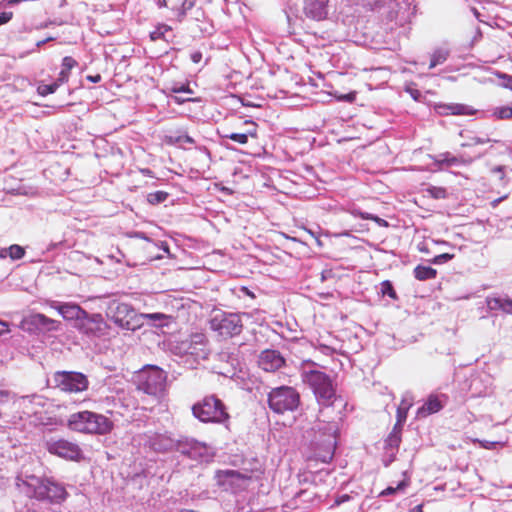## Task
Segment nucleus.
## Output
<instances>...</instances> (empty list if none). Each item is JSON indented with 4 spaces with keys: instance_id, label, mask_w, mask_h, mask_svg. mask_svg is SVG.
Segmentation results:
<instances>
[{
    "instance_id": "1a4fd4ad",
    "label": "nucleus",
    "mask_w": 512,
    "mask_h": 512,
    "mask_svg": "<svg viewBox=\"0 0 512 512\" xmlns=\"http://www.w3.org/2000/svg\"><path fill=\"white\" fill-rule=\"evenodd\" d=\"M53 381L56 388L69 393L85 391L89 385L87 376L75 371H57L53 375Z\"/></svg>"
},
{
    "instance_id": "864d4df0",
    "label": "nucleus",
    "mask_w": 512,
    "mask_h": 512,
    "mask_svg": "<svg viewBox=\"0 0 512 512\" xmlns=\"http://www.w3.org/2000/svg\"><path fill=\"white\" fill-rule=\"evenodd\" d=\"M86 79H87L88 81L92 82V83H98V82H100V81H101L102 77H101V75H100V74H96V75H94V76H92V75H88V76L86 77Z\"/></svg>"
},
{
    "instance_id": "37998d69",
    "label": "nucleus",
    "mask_w": 512,
    "mask_h": 512,
    "mask_svg": "<svg viewBox=\"0 0 512 512\" xmlns=\"http://www.w3.org/2000/svg\"><path fill=\"white\" fill-rule=\"evenodd\" d=\"M69 76H70V72L69 71H67L65 69H61V71H60V73L58 75V78L55 81L61 86L64 83L68 82Z\"/></svg>"
},
{
    "instance_id": "4468645a",
    "label": "nucleus",
    "mask_w": 512,
    "mask_h": 512,
    "mask_svg": "<svg viewBox=\"0 0 512 512\" xmlns=\"http://www.w3.org/2000/svg\"><path fill=\"white\" fill-rule=\"evenodd\" d=\"M243 126L245 127L239 132H231L226 130L222 135L223 138L230 139L233 142H236L241 145H245L248 143L249 138L257 139L258 138V125L252 120H245L243 122Z\"/></svg>"
},
{
    "instance_id": "20e7f679",
    "label": "nucleus",
    "mask_w": 512,
    "mask_h": 512,
    "mask_svg": "<svg viewBox=\"0 0 512 512\" xmlns=\"http://www.w3.org/2000/svg\"><path fill=\"white\" fill-rule=\"evenodd\" d=\"M194 417L204 423L223 424L230 419L226 405L215 395H207L192 406Z\"/></svg>"
},
{
    "instance_id": "f03ea898",
    "label": "nucleus",
    "mask_w": 512,
    "mask_h": 512,
    "mask_svg": "<svg viewBox=\"0 0 512 512\" xmlns=\"http://www.w3.org/2000/svg\"><path fill=\"white\" fill-rule=\"evenodd\" d=\"M68 427L77 432L105 435L113 430V422L102 414L80 411L70 415Z\"/></svg>"
},
{
    "instance_id": "79ce46f5",
    "label": "nucleus",
    "mask_w": 512,
    "mask_h": 512,
    "mask_svg": "<svg viewBox=\"0 0 512 512\" xmlns=\"http://www.w3.org/2000/svg\"><path fill=\"white\" fill-rule=\"evenodd\" d=\"M188 96L186 95H175L173 96V99L174 101L177 103V104H182L184 102H198L199 101V98H196V97H192L191 95L187 94Z\"/></svg>"
},
{
    "instance_id": "a18cd8bd",
    "label": "nucleus",
    "mask_w": 512,
    "mask_h": 512,
    "mask_svg": "<svg viewBox=\"0 0 512 512\" xmlns=\"http://www.w3.org/2000/svg\"><path fill=\"white\" fill-rule=\"evenodd\" d=\"M477 443L480 445V447L484 449H495L497 445H500L499 442L496 441H487V440H477Z\"/></svg>"
},
{
    "instance_id": "de8ad7c7",
    "label": "nucleus",
    "mask_w": 512,
    "mask_h": 512,
    "mask_svg": "<svg viewBox=\"0 0 512 512\" xmlns=\"http://www.w3.org/2000/svg\"><path fill=\"white\" fill-rule=\"evenodd\" d=\"M405 486V483L404 482H401L398 484L397 487H387L386 489H384L380 495L381 496H387V495H391V494H394L397 490L399 489H402L403 487Z\"/></svg>"
},
{
    "instance_id": "e433bc0d",
    "label": "nucleus",
    "mask_w": 512,
    "mask_h": 512,
    "mask_svg": "<svg viewBox=\"0 0 512 512\" xmlns=\"http://www.w3.org/2000/svg\"><path fill=\"white\" fill-rule=\"evenodd\" d=\"M170 92L174 93L176 95L181 94V93H185V94H189V95H193L194 94V91L190 88L189 83H186V84H174L170 88Z\"/></svg>"
},
{
    "instance_id": "603ef678",
    "label": "nucleus",
    "mask_w": 512,
    "mask_h": 512,
    "mask_svg": "<svg viewBox=\"0 0 512 512\" xmlns=\"http://www.w3.org/2000/svg\"><path fill=\"white\" fill-rule=\"evenodd\" d=\"M10 332L9 324L5 321H0V336Z\"/></svg>"
},
{
    "instance_id": "a211bd4d",
    "label": "nucleus",
    "mask_w": 512,
    "mask_h": 512,
    "mask_svg": "<svg viewBox=\"0 0 512 512\" xmlns=\"http://www.w3.org/2000/svg\"><path fill=\"white\" fill-rule=\"evenodd\" d=\"M434 110L441 116L448 115H473L475 110L471 107L460 103H437L434 105Z\"/></svg>"
},
{
    "instance_id": "412c9836",
    "label": "nucleus",
    "mask_w": 512,
    "mask_h": 512,
    "mask_svg": "<svg viewBox=\"0 0 512 512\" xmlns=\"http://www.w3.org/2000/svg\"><path fill=\"white\" fill-rule=\"evenodd\" d=\"M76 328L87 335L95 334L100 330V322L90 317L85 311V315H82L78 322H76Z\"/></svg>"
},
{
    "instance_id": "0eeeda50",
    "label": "nucleus",
    "mask_w": 512,
    "mask_h": 512,
    "mask_svg": "<svg viewBox=\"0 0 512 512\" xmlns=\"http://www.w3.org/2000/svg\"><path fill=\"white\" fill-rule=\"evenodd\" d=\"M107 315L116 325L123 329L134 331L142 325L140 314L127 303L112 301L108 306Z\"/></svg>"
},
{
    "instance_id": "a878e982",
    "label": "nucleus",
    "mask_w": 512,
    "mask_h": 512,
    "mask_svg": "<svg viewBox=\"0 0 512 512\" xmlns=\"http://www.w3.org/2000/svg\"><path fill=\"white\" fill-rule=\"evenodd\" d=\"M401 443V428L394 425L392 431L385 440L386 448L397 449Z\"/></svg>"
},
{
    "instance_id": "09e8293b",
    "label": "nucleus",
    "mask_w": 512,
    "mask_h": 512,
    "mask_svg": "<svg viewBox=\"0 0 512 512\" xmlns=\"http://www.w3.org/2000/svg\"><path fill=\"white\" fill-rule=\"evenodd\" d=\"M13 17L12 12H2L0 13V26L8 23Z\"/></svg>"
},
{
    "instance_id": "b1692460",
    "label": "nucleus",
    "mask_w": 512,
    "mask_h": 512,
    "mask_svg": "<svg viewBox=\"0 0 512 512\" xmlns=\"http://www.w3.org/2000/svg\"><path fill=\"white\" fill-rule=\"evenodd\" d=\"M414 277L419 281H425L435 279L437 276V270L424 265H418L413 270Z\"/></svg>"
},
{
    "instance_id": "c9c22d12",
    "label": "nucleus",
    "mask_w": 512,
    "mask_h": 512,
    "mask_svg": "<svg viewBox=\"0 0 512 512\" xmlns=\"http://www.w3.org/2000/svg\"><path fill=\"white\" fill-rule=\"evenodd\" d=\"M497 119H512V106H501L494 110Z\"/></svg>"
},
{
    "instance_id": "6ab92c4d",
    "label": "nucleus",
    "mask_w": 512,
    "mask_h": 512,
    "mask_svg": "<svg viewBox=\"0 0 512 512\" xmlns=\"http://www.w3.org/2000/svg\"><path fill=\"white\" fill-rule=\"evenodd\" d=\"M31 325L35 326L37 329L43 331H53L57 330L59 327V322L48 318L44 314L36 313L31 315L27 320Z\"/></svg>"
},
{
    "instance_id": "4be33fe9",
    "label": "nucleus",
    "mask_w": 512,
    "mask_h": 512,
    "mask_svg": "<svg viewBox=\"0 0 512 512\" xmlns=\"http://www.w3.org/2000/svg\"><path fill=\"white\" fill-rule=\"evenodd\" d=\"M443 408L442 401L437 395L431 394L422 407L418 409V415L426 417L439 412Z\"/></svg>"
},
{
    "instance_id": "e2e57ef3",
    "label": "nucleus",
    "mask_w": 512,
    "mask_h": 512,
    "mask_svg": "<svg viewBox=\"0 0 512 512\" xmlns=\"http://www.w3.org/2000/svg\"><path fill=\"white\" fill-rule=\"evenodd\" d=\"M499 201H500V199H496V200L494 201V204L498 203Z\"/></svg>"
},
{
    "instance_id": "dca6fc26",
    "label": "nucleus",
    "mask_w": 512,
    "mask_h": 512,
    "mask_svg": "<svg viewBox=\"0 0 512 512\" xmlns=\"http://www.w3.org/2000/svg\"><path fill=\"white\" fill-rule=\"evenodd\" d=\"M259 366L267 372H274L285 364V359L276 350H264L258 360Z\"/></svg>"
},
{
    "instance_id": "39448f33",
    "label": "nucleus",
    "mask_w": 512,
    "mask_h": 512,
    "mask_svg": "<svg viewBox=\"0 0 512 512\" xmlns=\"http://www.w3.org/2000/svg\"><path fill=\"white\" fill-rule=\"evenodd\" d=\"M167 374L157 366L144 367L137 375V388L159 401L166 391Z\"/></svg>"
},
{
    "instance_id": "423d86ee",
    "label": "nucleus",
    "mask_w": 512,
    "mask_h": 512,
    "mask_svg": "<svg viewBox=\"0 0 512 512\" xmlns=\"http://www.w3.org/2000/svg\"><path fill=\"white\" fill-rule=\"evenodd\" d=\"M300 404V394L295 388L290 386H281L274 388L268 394L269 408L278 414L287 411H294Z\"/></svg>"
},
{
    "instance_id": "393cba45",
    "label": "nucleus",
    "mask_w": 512,
    "mask_h": 512,
    "mask_svg": "<svg viewBox=\"0 0 512 512\" xmlns=\"http://www.w3.org/2000/svg\"><path fill=\"white\" fill-rule=\"evenodd\" d=\"M59 312L66 319H76V322L81 318L82 315H85V311L81 309L78 305H62L59 308Z\"/></svg>"
},
{
    "instance_id": "4c0bfd02",
    "label": "nucleus",
    "mask_w": 512,
    "mask_h": 512,
    "mask_svg": "<svg viewBox=\"0 0 512 512\" xmlns=\"http://www.w3.org/2000/svg\"><path fill=\"white\" fill-rule=\"evenodd\" d=\"M24 254V248L19 245L14 244L9 247V256L14 260L21 259L24 256Z\"/></svg>"
},
{
    "instance_id": "2f4dec72",
    "label": "nucleus",
    "mask_w": 512,
    "mask_h": 512,
    "mask_svg": "<svg viewBox=\"0 0 512 512\" xmlns=\"http://www.w3.org/2000/svg\"><path fill=\"white\" fill-rule=\"evenodd\" d=\"M169 194L165 191H155L147 195V201L152 205H157L164 202Z\"/></svg>"
},
{
    "instance_id": "f3484780",
    "label": "nucleus",
    "mask_w": 512,
    "mask_h": 512,
    "mask_svg": "<svg viewBox=\"0 0 512 512\" xmlns=\"http://www.w3.org/2000/svg\"><path fill=\"white\" fill-rule=\"evenodd\" d=\"M330 0H305L304 13L308 18L321 21L328 16V4Z\"/></svg>"
},
{
    "instance_id": "5fc2aeb1",
    "label": "nucleus",
    "mask_w": 512,
    "mask_h": 512,
    "mask_svg": "<svg viewBox=\"0 0 512 512\" xmlns=\"http://www.w3.org/2000/svg\"><path fill=\"white\" fill-rule=\"evenodd\" d=\"M489 141L490 140L488 138L483 139V138L475 137L472 139V144L473 145L485 144V143H488Z\"/></svg>"
},
{
    "instance_id": "2eb2a0df",
    "label": "nucleus",
    "mask_w": 512,
    "mask_h": 512,
    "mask_svg": "<svg viewBox=\"0 0 512 512\" xmlns=\"http://www.w3.org/2000/svg\"><path fill=\"white\" fill-rule=\"evenodd\" d=\"M362 506L359 498L343 494L335 499L328 512H363Z\"/></svg>"
},
{
    "instance_id": "c85d7f7f",
    "label": "nucleus",
    "mask_w": 512,
    "mask_h": 512,
    "mask_svg": "<svg viewBox=\"0 0 512 512\" xmlns=\"http://www.w3.org/2000/svg\"><path fill=\"white\" fill-rule=\"evenodd\" d=\"M448 54V51L444 49L434 51L430 58L429 68L432 69L444 63L447 60Z\"/></svg>"
},
{
    "instance_id": "bf43d9fd",
    "label": "nucleus",
    "mask_w": 512,
    "mask_h": 512,
    "mask_svg": "<svg viewBox=\"0 0 512 512\" xmlns=\"http://www.w3.org/2000/svg\"><path fill=\"white\" fill-rule=\"evenodd\" d=\"M412 512H422V505H418L412 509Z\"/></svg>"
},
{
    "instance_id": "bb28decb",
    "label": "nucleus",
    "mask_w": 512,
    "mask_h": 512,
    "mask_svg": "<svg viewBox=\"0 0 512 512\" xmlns=\"http://www.w3.org/2000/svg\"><path fill=\"white\" fill-rule=\"evenodd\" d=\"M223 476L225 479H228L232 484L241 483L246 485L251 479L250 476L241 474L240 472L235 470L224 471Z\"/></svg>"
},
{
    "instance_id": "473e14b6",
    "label": "nucleus",
    "mask_w": 512,
    "mask_h": 512,
    "mask_svg": "<svg viewBox=\"0 0 512 512\" xmlns=\"http://www.w3.org/2000/svg\"><path fill=\"white\" fill-rule=\"evenodd\" d=\"M380 292L383 296L387 295L393 300H397L398 296L393 287V284L389 280H385L381 283Z\"/></svg>"
},
{
    "instance_id": "9d476101",
    "label": "nucleus",
    "mask_w": 512,
    "mask_h": 512,
    "mask_svg": "<svg viewBox=\"0 0 512 512\" xmlns=\"http://www.w3.org/2000/svg\"><path fill=\"white\" fill-rule=\"evenodd\" d=\"M29 417L32 418V422L35 425L41 426H58L62 424L52 409L51 405H46L45 401L41 397H35L31 401Z\"/></svg>"
},
{
    "instance_id": "680f3d73",
    "label": "nucleus",
    "mask_w": 512,
    "mask_h": 512,
    "mask_svg": "<svg viewBox=\"0 0 512 512\" xmlns=\"http://www.w3.org/2000/svg\"><path fill=\"white\" fill-rule=\"evenodd\" d=\"M180 512H194L193 510H182Z\"/></svg>"
},
{
    "instance_id": "49530a36",
    "label": "nucleus",
    "mask_w": 512,
    "mask_h": 512,
    "mask_svg": "<svg viewBox=\"0 0 512 512\" xmlns=\"http://www.w3.org/2000/svg\"><path fill=\"white\" fill-rule=\"evenodd\" d=\"M452 258H453L452 254L443 253V254L435 256L433 259V263L439 264V263L447 262V261L451 260Z\"/></svg>"
},
{
    "instance_id": "f8f14e48",
    "label": "nucleus",
    "mask_w": 512,
    "mask_h": 512,
    "mask_svg": "<svg viewBox=\"0 0 512 512\" xmlns=\"http://www.w3.org/2000/svg\"><path fill=\"white\" fill-rule=\"evenodd\" d=\"M158 4L167 9L169 20L178 22H181L187 11L193 7V2L189 0H158Z\"/></svg>"
},
{
    "instance_id": "13d9d810",
    "label": "nucleus",
    "mask_w": 512,
    "mask_h": 512,
    "mask_svg": "<svg viewBox=\"0 0 512 512\" xmlns=\"http://www.w3.org/2000/svg\"><path fill=\"white\" fill-rule=\"evenodd\" d=\"M241 291L244 292L247 296L251 298H255V295L253 292H251L247 287L243 286L241 287Z\"/></svg>"
},
{
    "instance_id": "c756f323",
    "label": "nucleus",
    "mask_w": 512,
    "mask_h": 512,
    "mask_svg": "<svg viewBox=\"0 0 512 512\" xmlns=\"http://www.w3.org/2000/svg\"><path fill=\"white\" fill-rule=\"evenodd\" d=\"M143 318V319H147L149 321H153V322H160V326H163L165 324H167V321L171 318L170 316L166 315V314H163V313H144V314H140V319Z\"/></svg>"
},
{
    "instance_id": "8fccbe9b",
    "label": "nucleus",
    "mask_w": 512,
    "mask_h": 512,
    "mask_svg": "<svg viewBox=\"0 0 512 512\" xmlns=\"http://www.w3.org/2000/svg\"><path fill=\"white\" fill-rule=\"evenodd\" d=\"M192 341L197 344H203L206 341V337L202 333H195L192 335Z\"/></svg>"
},
{
    "instance_id": "5701e85b",
    "label": "nucleus",
    "mask_w": 512,
    "mask_h": 512,
    "mask_svg": "<svg viewBox=\"0 0 512 512\" xmlns=\"http://www.w3.org/2000/svg\"><path fill=\"white\" fill-rule=\"evenodd\" d=\"M151 41L163 40L167 43L173 42L175 35L172 33V27L166 24H159L150 32Z\"/></svg>"
},
{
    "instance_id": "7c9ffc66",
    "label": "nucleus",
    "mask_w": 512,
    "mask_h": 512,
    "mask_svg": "<svg viewBox=\"0 0 512 512\" xmlns=\"http://www.w3.org/2000/svg\"><path fill=\"white\" fill-rule=\"evenodd\" d=\"M59 87H60V85L56 81H54L51 84L40 83L37 86V93L40 96L45 97V96H47L49 94L55 93Z\"/></svg>"
},
{
    "instance_id": "c03bdc74",
    "label": "nucleus",
    "mask_w": 512,
    "mask_h": 512,
    "mask_svg": "<svg viewBox=\"0 0 512 512\" xmlns=\"http://www.w3.org/2000/svg\"><path fill=\"white\" fill-rule=\"evenodd\" d=\"M333 458V450L329 447L323 455L316 457L315 460H320L323 463H329Z\"/></svg>"
},
{
    "instance_id": "ddd939ff",
    "label": "nucleus",
    "mask_w": 512,
    "mask_h": 512,
    "mask_svg": "<svg viewBox=\"0 0 512 512\" xmlns=\"http://www.w3.org/2000/svg\"><path fill=\"white\" fill-rule=\"evenodd\" d=\"M318 493L316 486L311 485L308 488L299 490L294 497L286 501L283 507L287 510H296L307 508L316 498Z\"/></svg>"
},
{
    "instance_id": "4d7b16f0",
    "label": "nucleus",
    "mask_w": 512,
    "mask_h": 512,
    "mask_svg": "<svg viewBox=\"0 0 512 512\" xmlns=\"http://www.w3.org/2000/svg\"><path fill=\"white\" fill-rule=\"evenodd\" d=\"M502 77L504 79H507V83L505 86L512 90V76L503 75Z\"/></svg>"
},
{
    "instance_id": "72a5a7b5",
    "label": "nucleus",
    "mask_w": 512,
    "mask_h": 512,
    "mask_svg": "<svg viewBox=\"0 0 512 512\" xmlns=\"http://www.w3.org/2000/svg\"><path fill=\"white\" fill-rule=\"evenodd\" d=\"M426 194L434 199H444L447 196V191L443 187L431 186L426 190Z\"/></svg>"
},
{
    "instance_id": "7ed1b4c3",
    "label": "nucleus",
    "mask_w": 512,
    "mask_h": 512,
    "mask_svg": "<svg viewBox=\"0 0 512 512\" xmlns=\"http://www.w3.org/2000/svg\"><path fill=\"white\" fill-rule=\"evenodd\" d=\"M303 381L309 385L322 407H331L337 400L336 388L332 379L319 370H310L303 373Z\"/></svg>"
},
{
    "instance_id": "9b49d317",
    "label": "nucleus",
    "mask_w": 512,
    "mask_h": 512,
    "mask_svg": "<svg viewBox=\"0 0 512 512\" xmlns=\"http://www.w3.org/2000/svg\"><path fill=\"white\" fill-rule=\"evenodd\" d=\"M46 449L50 454L70 461H80L82 450L80 446L64 438L50 439L46 441Z\"/></svg>"
},
{
    "instance_id": "ea45409f",
    "label": "nucleus",
    "mask_w": 512,
    "mask_h": 512,
    "mask_svg": "<svg viewBox=\"0 0 512 512\" xmlns=\"http://www.w3.org/2000/svg\"><path fill=\"white\" fill-rule=\"evenodd\" d=\"M77 66V61L71 56H66L62 60V69L67 71H71L74 67Z\"/></svg>"
},
{
    "instance_id": "3c124183",
    "label": "nucleus",
    "mask_w": 512,
    "mask_h": 512,
    "mask_svg": "<svg viewBox=\"0 0 512 512\" xmlns=\"http://www.w3.org/2000/svg\"><path fill=\"white\" fill-rule=\"evenodd\" d=\"M202 53L200 51H194L193 53H191L190 55V58L192 60L193 63L195 64H198L201 62L202 60Z\"/></svg>"
},
{
    "instance_id": "052dcab7",
    "label": "nucleus",
    "mask_w": 512,
    "mask_h": 512,
    "mask_svg": "<svg viewBox=\"0 0 512 512\" xmlns=\"http://www.w3.org/2000/svg\"><path fill=\"white\" fill-rule=\"evenodd\" d=\"M178 447H179V450L182 452V453H187V451L184 449L183 445L181 443L178 444Z\"/></svg>"
},
{
    "instance_id": "58836bf2",
    "label": "nucleus",
    "mask_w": 512,
    "mask_h": 512,
    "mask_svg": "<svg viewBox=\"0 0 512 512\" xmlns=\"http://www.w3.org/2000/svg\"><path fill=\"white\" fill-rule=\"evenodd\" d=\"M356 96H357L356 91H351L347 94H336V93L334 94V97L338 101H344V102H348V103H353L356 100Z\"/></svg>"
},
{
    "instance_id": "aec40b11",
    "label": "nucleus",
    "mask_w": 512,
    "mask_h": 512,
    "mask_svg": "<svg viewBox=\"0 0 512 512\" xmlns=\"http://www.w3.org/2000/svg\"><path fill=\"white\" fill-rule=\"evenodd\" d=\"M486 304L491 311H501L507 315H512V299L509 297H488Z\"/></svg>"
},
{
    "instance_id": "f704fd0d",
    "label": "nucleus",
    "mask_w": 512,
    "mask_h": 512,
    "mask_svg": "<svg viewBox=\"0 0 512 512\" xmlns=\"http://www.w3.org/2000/svg\"><path fill=\"white\" fill-rule=\"evenodd\" d=\"M165 142L169 145H173L176 143H194V140L188 136L187 134L179 135L177 137L173 136H165Z\"/></svg>"
},
{
    "instance_id": "6e6552de",
    "label": "nucleus",
    "mask_w": 512,
    "mask_h": 512,
    "mask_svg": "<svg viewBox=\"0 0 512 512\" xmlns=\"http://www.w3.org/2000/svg\"><path fill=\"white\" fill-rule=\"evenodd\" d=\"M210 328L219 336L230 338L241 333L243 324L238 314L219 312L211 318Z\"/></svg>"
},
{
    "instance_id": "a19ab883",
    "label": "nucleus",
    "mask_w": 512,
    "mask_h": 512,
    "mask_svg": "<svg viewBox=\"0 0 512 512\" xmlns=\"http://www.w3.org/2000/svg\"><path fill=\"white\" fill-rule=\"evenodd\" d=\"M406 418H407V409L399 407L397 409V423L395 425H397L398 428L402 429V424L405 422Z\"/></svg>"
},
{
    "instance_id": "cd10ccee",
    "label": "nucleus",
    "mask_w": 512,
    "mask_h": 512,
    "mask_svg": "<svg viewBox=\"0 0 512 512\" xmlns=\"http://www.w3.org/2000/svg\"><path fill=\"white\" fill-rule=\"evenodd\" d=\"M351 214L355 217H359L363 220H371V221H374L375 223H377L379 226L381 227H388V222L376 215H373V214H370V213H367V212H363V211H360L359 209H353L351 210Z\"/></svg>"
},
{
    "instance_id": "6e6d98bb",
    "label": "nucleus",
    "mask_w": 512,
    "mask_h": 512,
    "mask_svg": "<svg viewBox=\"0 0 512 512\" xmlns=\"http://www.w3.org/2000/svg\"><path fill=\"white\" fill-rule=\"evenodd\" d=\"M443 162H446L448 165H453L459 163V159L457 157L445 158Z\"/></svg>"
},
{
    "instance_id": "f257e3e1",
    "label": "nucleus",
    "mask_w": 512,
    "mask_h": 512,
    "mask_svg": "<svg viewBox=\"0 0 512 512\" xmlns=\"http://www.w3.org/2000/svg\"><path fill=\"white\" fill-rule=\"evenodd\" d=\"M17 486L30 498L49 500L52 503H60L68 495L63 486L34 475L26 476V479H18Z\"/></svg>"
}]
</instances>
